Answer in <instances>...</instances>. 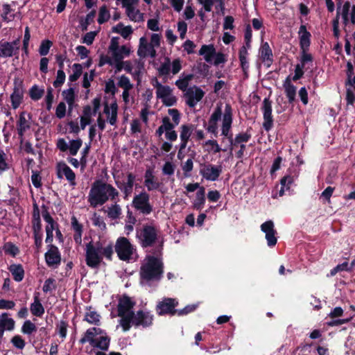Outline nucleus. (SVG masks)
<instances>
[{
    "mask_svg": "<svg viewBox=\"0 0 355 355\" xmlns=\"http://www.w3.org/2000/svg\"><path fill=\"white\" fill-rule=\"evenodd\" d=\"M10 343L15 347L21 350L23 349L26 346V342L20 335L14 336L11 338Z\"/></svg>",
    "mask_w": 355,
    "mask_h": 355,
    "instance_id": "obj_47",
    "label": "nucleus"
},
{
    "mask_svg": "<svg viewBox=\"0 0 355 355\" xmlns=\"http://www.w3.org/2000/svg\"><path fill=\"white\" fill-rule=\"evenodd\" d=\"M136 304L127 294H123L119 299L117 304V315L120 318L119 323L123 332L129 331L130 319L132 317L133 309Z\"/></svg>",
    "mask_w": 355,
    "mask_h": 355,
    "instance_id": "obj_4",
    "label": "nucleus"
},
{
    "mask_svg": "<svg viewBox=\"0 0 355 355\" xmlns=\"http://www.w3.org/2000/svg\"><path fill=\"white\" fill-rule=\"evenodd\" d=\"M175 171V165L170 162H166L162 168L164 175H172Z\"/></svg>",
    "mask_w": 355,
    "mask_h": 355,
    "instance_id": "obj_58",
    "label": "nucleus"
},
{
    "mask_svg": "<svg viewBox=\"0 0 355 355\" xmlns=\"http://www.w3.org/2000/svg\"><path fill=\"white\" fill-rule=\"evenodd\" d=\"M171 71V62L168 58L162 63L158 69V74L159 76H167L169 74Z\"/></svg>",
    "mask_w": 355,
    "mask_h": 355,
    "instance_id": "obj_51",
    "label": "nucleus"
},
{
    "mask_svg": "<svg viewBox=\"0 0 355 355\" xmlns=\"http://www.w3.org/2000/svg\"><path fill=\"white\" fill-rule=\"evenodd\" d=\"M96 10H92L90 11L86 16V18L84 21H81L80 25L83 31H86L87 29V26L94 21V19L96 16Z\"/></svg>",
    "mask_w": 355,
    "mask_h": 355,
    "instance_id": "obj_46",
    "label": "nucleus"
},
{
    "mask_svg": "<svg viewBox=\"0 0 355 355\" xmlns=\"http://www.w3.org/2000/svg\"><path fill=\"white\" fill-rule=\"evenodd\" d=\"M283 87L286 96L288 98V103L293 104L296 100L295 96L297 87L292 84L290 76H288L284 81Z\"/></svg>",
    "mask_w": 355,
    "mask_h": 355,
    "instance_id": "obj_23",
    "label": "nucleus"
},
{
    "mask_svg": "<svg viewBox=\"0 0 355 355\" xmlns=\"http://www.w3.org/2000/svg\"><path fill=\"white\" fill-rule=\"evenodd\" d=\"M44 94V89H40L37 85H33L29 89L30 98L34 101L40 100Z\"/></svg>",
    "mask_w": 355,
    "mask_h": 355,
    "instance_id": "obj_38",
    "label": "nucleus"
},
{
    "mask_svg": "<svg viewBox=\"0 0 355 355\" xmlns=\"http://www.w3.org/2000/svg\"><path fill=\"white\" fill-rule=\"evenodd\" d=\"M45 102L46 105V110L49 111L51 110L53 102V89L51 87L47 89V94L45 98Z\"/></svg>",
    "mask_w": 355,
    "mask_h": 355,
    "instance_id": "obj_60",
    "label": "nucleus"
},
{
    "mask_svg": "<svg viewBox=\"0 0 355 355\" xmlns=\"http://www.w3.org/2000/svg\"><path fill=\"white\" fill-rule=\"evenodd\" d=\"M334 191V188L330 186L327 187L322 193L320 198L323 199L324 202H330L331 197Z\"/></svg>",
    "mask_w": 355,
    "mask_h": 355,
    "instance_id": "obj_59",
    "label": "nucleus"
},
{
    "mask_svg": "<svg viewBox=\"0 0 355 355\" xmlns=\"http://www.w3.org/2000/svg\"><path fill=\"white\" fill-rule=\"evenodd\" d=\"M148 48L149 46L146 38L144 37H141L139 40V48L137 51L138 55L140 57H145Z\"/></svg>",
    "mask_w": 355,
    "mask_h": 355,
    "instance_id": "obj_50",
    "label": "nucleus"
},
{
    "mask_svg": "<svg viewBox=\"0 0 355 355\" xmlns=\"http://www.w3.org/2000/svg\"><path fill=\"white\" fill-rule=\"evenodd\" d=\"M251 129V128H249L247 129L245 132H242L236 135L234 139H233L232 133H231L229 136L227 137L230 142V150L231 151L233 150L234 147L236 146L238 144L247 143L250 139L252 135L250 133V131Z\"/></svg>",
    "mask_w": 355,
    "mask_h": 355,
    "instance_id": "obj_21",
    "label": "nucleus"
},
{
    "mask_svg": "<svg viewBox=\"0 0 355 355\" xmlns=\"http://www.w3.org/2000/svg\"><path fill=\"white\" fill-rule=\"evenodd\" d=\"M39 295V293H34V302L30 306L31 313L36 317H42L45 312L44 308L40 302Z\"/></svg>",
    "mask_w": 355,
    "mask_h": 355,
    "instance_id": "obj_26",
    "label": "nucleus"
},
{
    "mask_svg": "<svg viewBox=\"0 0 355 355\" xmlns=\"http://www.w3.org/2000/svg\"><path fill=\"white\" fill-rule=\"evenodd\" d=\"M3 250L6 254L15 257L19 253V248L12 242H6L3 246Z\"/></svg>",
    "mask_w": 355,
    "mask_h": 355,
    "instance_id": "obj_37",
    "label": "nucleus"
},
{
    "mask_svg": "<svg viewBox=\"0 0 355 355\" xmlns=\"http://www.w3.org/2000/svg\"><path fill=\"white\" fill-rule=\"evenodd\" d=\"M195 128L196 126L191 123L183 124L180 126V137L181 141V148H182L184 145H187Z\"/></svg>",
    "mask_w": 355,
    "mask_h": 355,
    "instance_id": "obj_24",
    "label": "nucleus"
},
{
    "mask_svg": "<svg viewBox=\"0 0 355 355\" xmlns=\"http://www.w3.org/2000/svg\"><path fill=\"white\" fill-rule=\"evenodd\" d=\"M144 185L148 191L157 190L161 186V183L155 180V179H145Z\"/></svg>",
    "mask_w": 355,
    "mask_h": 355,
    "instance_id": "obj_53",
    "label": "nucleus"
},
{
    "mask_svg": "<svg viewBox=\"0 0 355 355\" xmlns=\"http://www.w3.org/2000/svg\"><path fill=\"white\" fill-rule=\"evenodd\" d=\"M168 113L171 116L173 123H172L168 116H164L162 120V125L166 131L172 130L180 121V113L177 109H169Z\"/></svg>",
    "mask_w": 355,
    "mask_h": 355,
    "instance_id": "obj_19",
    "label": "nucleus"
},
{
    "mask_svg": "<svg viewBox=\"0 0 355 355\" xmlns=\"http://www.w3.org/2000/svg\"><path fill=\"white\" fill-rule=\"evenodd\" d=\"M298 35L301 53L300 62L302 66L305 67L306 64L312 62L313 60L312 55L308 53L311 45V35L307 31L306 25L304 24L300 26Z\"/></svg>",
    "mask_w": 355,
    "mask_h": 355,
    "instance_id": "obj_5",
    "label": "nucleus"
},
{
    "mask_svg": "<svg viewBox=\"0 0 355 355\" xmlns=\"http://www.w3.org/2000/svg\"><path fill=\"white\" fill-rule=\"evenodd\" d=\"M103 334H105L104 330L98 327L89 328L86 331L84 336L80 339L79 343L80 344L83 345L88 342L90 344V345H92V344L96 340V338H95V336Z\"/></svg>",
    "mask_w": 355,
    "mask_h": 355,
    "instance_id": "obj_22",
    "label": "nucleus"
},
{
    "mask_svg": "<svg viewBox=\"0 0 355 355\" xmlns=\"http://www.w3.org/2000/svg\"><path fill=\"white\" fill-rule=\"evenodd\" d=\"M117 91V89L115 86L114 82L113 80L110 79L108 81L105 83V92L106 94H112V95H114Z\"/></svg>",
    "mask_w": 355,
    "mask_h": 355,
    "instance_id": "obj_63",
    "label": "nucleus"
},
{
    "mask_svg": "<svg viewBox=\"0 0 355 355\" xmlns=\"http://www.w3.org/2000/svg\"><path fill=\"white\" fill-rule=\"evenodd\" d=\"M13 86V91L10 98L12 108L16 110L22 103L24 100V87L23 80L15 78Z\"/></svg>",
    "mask_w": 355,
    "mask_h": 355,
    "instance_id": "obj_10",
    "label": "nucleus"
},
{
    "mask_svg": "<svg viewBox=\"0 0 355 355\" xmlns=\"http://www.w3.org/2000/svg\"><path fill=\"white\" fill-rule=\"evenodd\" d=\"M86 309L88 311L85 313L83 320L91 324L99 326L101 324V315L93 310L92 306H87Z\"/></svg>",
    "mask_w": 355,
    "mask_h": 355,
    "instance_id": "obj_27",
    "label": "nucleus"
},
{
    "mask_svg": "<svg viewBox=\"0 0 355 355\" xmlns=\"http://www.w3.org/2000/svg\"><path fill=\"white\" fill-rule=\"evenodd\" d=\"M16 55L9 42H0V57L10 58Z\"/></svg>",
    "mask_w": 355,
    "mask_h": 355,
    "instance_id": "obj_35",
    "label": "nucleus"
},
{
    "mask_svg": "<svg viewBox=\"0 0 355 355\" xmlns=\"http://www.w3.org/2000/svg\"><path fill=\"white\" fill-rule=\"evenodd\" d=\"M30 38H31L30 30H29V28L28 26H26L25 28L24 36V40H23V46H22V50L26 55H28V48Z\"/></svg>",
    "mask_w": 355,
    "mask_h": 355,
    "instance_id": "obj_54",
    "label": "nucleus"
},
{
    "mask_svg": "<svg viewBox=\"0 0 355 355\" xmlns=\"http://www.w3.org/2000/svg\"><path fill=\"white\" fill-rule=\"evenodd\" d=\"M83 141L78 138L77 139H72L69 141V150L71 155L75 156L78 153L79 149L82 146Z\"/></svg>",
    "mask_w": 355,
    "mask_h": 355,
    "instance_id": "obj_39",
    "label": "nucleus"
},
{
    "mask_svg": "<svg viewBox=\"0 0 355 355\" xmlns=\"http://www.w3.org/2000/svg\"><path fill=\"white\" fill-rule=\"evenodd\" d=\"M132 206L144 215H148L153 211V206L150 203V195L144 191L133 198Z\"/></svg>",
    "mask_w": 355,
    "mask_h": 355,
    "instance_id": "obj_9",
    "label": "nucleus"
},
{
    "mask_svg": "<svg viewBox=\"0 0 355 355\" xmlns=\"http://www.w3.org/2000/svg\"><path fill=\"white\" fill-rule=\"evenodd\" d=\"M56 284L55 280L53 278H48L45 280L42 290L44 293L51 292L55 290Z\"/></svg>",
    "mask_w": 355,
    "mask_h": 355,
    "instance_id": "obj_55",
    "label": "nucleus"
},
{
    "mask_svg": "<svg viewBox=\"0 0 355 355\" xmlns=\"http://www.w3.org/2000/svg\"><path fill=\"white\" fill-rule=\"evenodd\" d=\"M119 191L112 184L102 180H96L92 184L88 195V202L92 207L103 205L109 199L115 201Z\"/></svg>",
    "mask_w": 355,
    "mask_h": 355,
    "instance_id": "obj_3",
    "label": "nucleus"
},
{
    "mask_svg": "<svg viewBox=\"0 0 355 355\" xmlns=\"http://www.w3.org/2000/svg\"><path fill=\"white\" fill-rule=\"evenodd\" d=\"M15 322L12 318H3L0 320V325H1L5 331H12L15 328Z\"/></svg>",
    "mask_w": 355,
    "mask_h": 355,
    "instance_id": "obj_56",
    "label": "nucleus"
},
{
    "mask_svg": "<svg viewBox=\"0 0 355 355\" xmlns=\"http://www.w3.org/2000/svg\"><path fill=\"white\" fill-rule=\"evenodd\" d=\"M263 112V128L266 131H270L273 127V118L272 115V101L269 98H265L261 107Z\"/></svg>",
    "mask_w": 355,
    "mask_h": 355,
    "instance_id": "obj_13",
    "label": "nucleus"
},
{
    "mask_svg": "<svg viewBox=\"0 0 355 355\" xmlns=\"http://www.w3.org/2000/svg\"><path fill=\"white\" fill-rule=\"evenodd\" d=\"M198 54L203 55L207 62L211 63L214 55H216V49L214 44H203L199 50Z\"/></svg>",
    "mask_w": 355,
    "mask_h": 355,
    "instance_id": "obj_28",
    "label": "nucleus"
},
{
    "mask_svg": "<svg viewBox=\"0 0 355 355\" xmlns=\"http://www.w3.org/2000/svg\"><path fill=\"white\" fill-rule=\"evenodd\" d=\"M55 114L58 119H62L66 114V105L64 102H60L56 107Z\"/></svg>",
    "mask_w": 355,
    "mask_h": 355,
    "instance_id": "obj_61",
    "label": "nucleus"
},
{
    "mask_svg": "<svg viewBox=\"0 0 355 355\" xmlns=\"http://www.w3.org/2000/svg\"><path fill=\"white\" fill-rule=\"evenodd\" d=\"M56 169L58 178L62 179L64 175L71 186L76 185V174L65 162H58Z\"/></svg>",
    "mask_w": 355,
    "mask_h": 355,
    "instance_id": "obj_18",
    "label": "nucleus"
},
{
    "mask_svg": "<svg viewBox=\"0 0 355 355\" xmlns=\"http://www.w3.org/2000/svg\"><path fill=\"white\" fill-rule=\"evenodd\" d=\"M205 94V92L198 86L189 87L184 94L186 104L191 108L195 107L197 103L203 98Z\"/></svg>",
    "mask_w": 355,
    "mask_h": 355,
    "instance_id": "obj_12",
    "label": "nucleus"
},
{
    "mask_svg": "<svg viewBox=\"0 0 355 355\" xmlns=\"http://www.w3.org/2000/svg\"><path fill=\"white\" fill-rule=\"evenodd\" d=\"M293 178L289 175L284 176L280 180L281 186L287 190L290 189V186L293 184Z\"/></svg>",
    "mask_w": 355,
    "mask_h": 355,
    "instance_id": "obj_64",
    "label": "nucleus"
},
{
    "mask_svg": "<svg viewBox=\"0 0 355 355\" xmlns=\"http://www.w3.org/2000/svg\"><path fill=\"white\" fill-rule=\"evenodd\" d=\"M105 242L98 241H89L86 244L85 261L91 268H98L103 261V257L108 261L112 260L114 245L112 242L105 245Z\"/></svg>",
    "mask_w": 355,
    "mask_h": 355,
    "instance_id": "obj_2",
    "label": "nucleus"
},
{
    "mask_svg": "<svg viewBox=\"0 0 355 355\" xmlns=\"http://www.w3.org/2000/svg\"><path fill=\"white\" fill-rule=\"evenodd\" d=\"M136 180V176L132 173H127V181L125 182V187H123L124 199H127L132 193L133 190L134 184Z\"/></svg>",
    "mask_w": 355,
    "mask_h": 355,
    "instance_id": "obj_32",
    "label": "nucleus"
},
{
    "mask_svg": "<svg viewBox=\"0 0 355 355\" xmlns=\"http://www.w3.org/2000/svg\"><path fill=\"white\" fill-rule=\"evenodd\" d=\"M36 325L29 320L24 322L21 329V332L26 335H31L33 332L36 331Z\"/></svg>",
    "mask_w": 355,
    "mask_h": 355,
    "instance_id": "obj_42",
    "label": "nucleus"
},
{
    "mask_svg": "<svg viewBox=\"0 0 355 355\" xmlns=\"http://www.w3.org/2000/svg\"><path fill=\"white\" fill-rule=\"evenodd\" d=\"M62 94L63 96L64 101H66V102L68 104L69 112H71L73 109V106L74 105L76 99V94L74 89L72 87H69V89L64 90Z\"/></svg>",
    "mask_w": 355,
    "mask_h": 355,
    "instance_id": "obj_33",
    "label": "nucleus"
},
{
    "mask_svg": "<svg viewBox=\"0 0 355 355\" xmlns=\"http://www.w3.org/2000/svg\"><path fill=\"white\" fill-rule=\"evenodd\" d=\"M111 116L109 117V123L112 125H114L117 121V111H118V105L116 101L113 102L111 105Z\"/></svg>",
    "mask_w": 355,
    "mask_h": 355,
    "instance_id": "obj_52",
    "label": "nucleus"
},
{
    "mask_svg": "<svg viewBox=\"0 0 355 355\" xmlns=\"http://www.w3.org/2000/svg\"><path fill=\"white\" fill-rule=\"evenodd\" d=\"M73 73L69 75V80L71 82H76L83 73V67L80 64L75 63L72 66Z\"/></svg>",
    "mask_w": 355,
    "mask_h": 355,
    "instance_id": "obj_40",
    "label": "nucleus"
},
{
    "mask_svg": "<svg viewBox=\"0 0 355 355\" xmlns=\"http://www.w3.org/2000/svg\"><path fill=\"white\" fill-rule=\"evenodd\" d=\"M261 230L266 234V239L269 247H273L277 244V234L274 228V223L272 220H267L261 224Z\"/></svg>",
    "mask_w": 355,
    "mask_h": 355,
    "instance_id": "obj_17",
    "label": "nucleus"
},
{
    "mask_svg": "<svg viewBox=\"0 0 355 355\" xmlns=\"http://www.w3.org/2000/svg\"><path fill=\"white\" fill-rule=\"evenodd\" d=\"M205 202V189L201 187L196 192V199L193 202V208L196 210L201 211Z\"/></svg>",
    "mask_w": 355,
    "mask_h": 355,
    "instance_id": "obj_31",
    "label": "nucleus"
},
{
    "mask_svg": "<svg viewBox=\"0 0 355 355\" xmlns=\"http://www.w3.org/2000/svg\"><path fill=\"white\" fill-rule=\"evenodd\" d=\"M163 241L154 247L152 255H147L146 263L141 266V278L146 281L160 280L164 273V263L159 257L162 255Z\"/></svg>",
    "mask_w": 355,
    "mask_h": 355,
    "instance_id": "obj_1",
    "label": "nucleus"
},
{
    "mask_svg": "<svg viewBox=\"0 0 355 355\" xmlns=\"http://www.w3.org/2000/svg\"><path fill=\"white\" fill-rule=\"evenodd\" d=\"M154 316L150 311L139 310L132 313V317L130 319L129 330L132 326L147 328L153 325Z\"/></svg>",
    "mask_w": 355,
    "mask_h": 355,
    "instance_id": "obj_8",
    "label": "nucleus"
},
{
    "mask_svg": "<svg viewBox=\"0 0 355 355\" xmlns=\"http://www.w3.org/2000/svg\"><path fill=\"white\" fill-rule=\"evenodd\" d=\"M114 248L119 259L125 261H129L135 251L134 245L124 236H120L116 239Z\"/></svg>",
    "mask_w": 355,
    "mask_h": 355,
    "instance_id": "obj_7",
    "label": "nucleus"
},
{
    "mask_svg": "<svg viewBox=\"0 0 355 355\" xmlns=\"http://www.w3.org/2000/svg\"><path fill=\"white\" fill-rule=\"evenodd\" d=\"M71 227L74 231V233H83V226L80 224L76 216L71 217Z\"/></svg>",
    "mask_w": 355,
    "mask_h": 355,
    "instance_id": "obj_62",
    "label": "nucleus"
},
{
    "mask_svg": "<svg viewBox=\"0 0 355 355\" xmlns=\"http://www.w3.org/2000/svg\"><path fill=\"white\" fill-rule=\"evenodd\" d=\"M68 326L69 324L65 320H61L56 326V331H58L60 337L62 340L67 337Z\"/></svg>",
    "mask_w": 355,
    "mask_h": 355,
    "instance_id": "obj_43",
    "label": "nucleus"
},
{
    "mask_svg": "<svg viewBox=\"0 0 355 355\" xmlns=\"http://www.w3.org/2000/svg\"><path fill=\"white\" fill-rule=\"evenodd\" d=\"M117 85L123 90H130L133 88V85L130 83V79L125 75H122L119 78Z\"/></svg>",
    "mask_w": 355,
    "mask_h": 355,
    "instance_id": "obj_45",
    "label": "nucleus"
},
{
    "mask_svg": "<svg viewBox=\"0 0 355 355\" xmlns=\"http://www.w3.org/2000/svg\"><path fill=\"white\" fill-rule=\"evenodd\" d=\"M53 45V42L49 40H44L42 41L40 48H39V53L41 55L45 56L46 55L51 47Z\"/></svg>",
    "mask_w": 355,
    "mask_h": 355,
    "instance_id": "obj_44",
    "label": "nucleus"
},
{
    "mask_svg": "<svg viewBox=\"0 0 355 355\" xmlns=\"http://www.w3.org/2000/svg\"><path fill=\"white\" fill-rule=\"evenodd\" d=\"M136 237L143 249L153 247L158 240L157 230L153 225H144L137 232Z\"/></svg>",
    "mask_w": 355,
    "mask_h": 355,
    "instance_id": "obj_6",
    "label": "nucleus"
},
{
    "mask_svg": "<svg viewBox=\"0 0 355 355\" xmlns=\"http://www.w3.org/2000/svg\"><path fill=\"white\" fill-rule=\"evenodd\" d=\"M8 269L15 282H20L23 280L25 272L21 264H11Z\"/></svg>",
    "mask_w": 355,
    "mask_h": 355,
    "instance_id": "obj_30",
    "label": "nucleus"
},
{
    "mask_svg": "<svg viewBox=\"0 0 355 355\" xmlns=\"http://www.w3.org/2000/svg\"><path fill=\"white\" fill-rule=\"evenodd\" d=\"M197 308V305L196 304H189L186 306L184 308L182 309H178V312L176 313V315L178 316H182L184 315H187L188 313H190L193 311H194Z\"/></svg>",
    "mask_w": 355,
    "mask_h": 355,
    "instance_id": "obj_57",
    "label": "nucleus"
},
{
    "mask_svg": "<svg viewBox=\"0 0 355 355\" xmlns=\"http://www.w3.org/2000/svg\"><path fill=\"white\" fill-rule=\"evenodd\" d=\"M223 171L221 165H214L211 164H204L203 168H201L200 173L204 178L209 181H216L218 179Z\"/></svg>",
    "mask_w": 355,
    "mask_h": 355,
    "instance_id": "obj_14",
    "label": "nucleus"
},
{
    "mask_svg": "<svg viewBox=\"0 0 355 355\" xmlns=\"http://www.w3.org/2000/svg\"><path fill=\"white\" fill-rule=\"evenodd\" d=\"M30 128V123L26 119L25 112H23L19 114V120L17 122V134L21 138V142L23 141L24 132Z\"/></svg>",
    "mask_w": 355,
    "mask_h": 355,
    "instance_id": "obj_29",
    "label": "nucleus"
},
{
    "mask_svg": "<svg viewBox=\"0 0 355 355\" xmlns=\"http://www.w3.org/2000/svg\"><path fill=\"white\" fill-rule=\"evenodd\" d=\"M66 75L64 70L58 69L57 71V76L55 80L53 83V85L55 88L60 87L64 83Z\"/></svg>",
    "mask_w": 355,
    "mask_h": 355,
    "instance_id": "obj_48",
    "label": "nucleus"
},
{
    "mask_svg": "<svg viewBox=\"0 0 355 355\" xmlns=\"http://www.w3.org/2000/svg\"><path fill=\"white\" fill-rule=\"evenodd\" d=\"M110 17V14L106 6H103L99 9L98 17V23L99 24H103L105 22L107 21Z\"/></svg>",
    "mask_w": 355,
    "mask_h": 355,
    "instance_id": "obj_41",
    "label": "nucleus"
},
{
    "mask_svg": "<svg viewBox=\"0 0 355 355\" xmlns=\"http://www.w3.org/2000/svg\"><path fill=\"white\" fill-rule=\"evenodd\" d=\"M49 250L45 253V261L48 266L57 268L60 263L61 256L57 246L54 245H49Z\"/></svg>",
    "mask_w": 355,
    "mask_h": 355,
    "instance_id": "obj_16",
    "label": "nucleus"
},
{
    "mask_svg": "<svg viewBox=\"0 0 355 355\" xmlns=\"http://www.w3.org/2000/svg\"><path fill=\"white\" fill-rule=\"evenodd\" d=\"M178 305V302L173 298H164L162 301L158 302L155 310L159 315H175L178 312L175 307Z\"/></svg>",
    "mask_w": 355,
    "mask_h": 355,
    "instance_id": "obj_11",
    "label": "nucleus"
},
{
    "mask_svg": "<svg viewBox=\"0 0 355 355\" xmlns=\"http://www.w3.org/2000/svg\"><path fill=\"white\" fill-rule=\"evenodd\" d=\"M222 116V109L220 105H217L214 111L211 114L209 121L207 130L214 135L215 137L218 135V122Z\"/></svg>",
    "mask_w": 355,
    "mask_h": 355,
    "instance_id": "obj_20",
    "label": "nucleus"
},
{
    "mask_svg": "<svg viewBox=\"0 0 355 355\" xmlns=\"http://www.w3.org/2000/svg\"><path fill=\"white\" fill-rule=\"evenodd\" d=\"M171 92L172 89L169 86H160V88L159 89H157L156 91L157 98H161L162 100L163 98H165V97H167L168 96L171 95Z\"/></svg>",
    "mask_w": 355,
    "mask_h": 355,
    "instance_id": "obj_49",
    "label": "nucleus"
},
{
    "mask_svg": "<svg viewBox=\"0 0 355 355\" xmlns=\"http://www.w3.org/2000/svg\"><path fill=\"white\" fill-rule=\"evenodd\" d=\"M110 338L105 335L101 336L96 338L95 342L92 344V347L100 349L103 351H107L110 343Z\"/></svg>",
    "mask_w": 355,
    "mask_h": 355,
    "instance_id": "obj_34",
    "label": "nucleus"
},
{
    "mask_svg": "<svg viewBox=\"0 0 355 355\" xmlns=\"http://www.w3.org/2000/svg\"><path fill=\"white\" fill-rule=\"evenodd\" d=\"M260 58L263 62H266L270 67L273 62V55L271 48L267 42H262L259 48Z\"/></svg>",
    "mask_w": 355,
    "mask_h": 355,
    "instance_id": "obj_25",
    "label": "nucleus"
},
{
    "mask_svg": "<svg viewBox=\"0 0 355 355\" xmlns=\"http://www.w3.org/2000/svg\"><path fill=\"white\" fill-rule=\"evenodd\" d=\"M233 121L232 108L230 104L226 103L225 106V112L223 115L221 135L225 137L229 136L232 132V124Z\"/></svg>",
    "mask_w": 355,
    "mask_h": 355,
    "instance_id": "obj_15",
    "label": "nucleus"
},
{
    "mask_svg": "<svg viewBox=\"0 0 355 355\" xmlns=\"http://www.w3.org/2000/svg\"><path fill=\"white\" fill-rule=\"evenodd\" d=\"M118 201L119 200L116 198L115 201H114V204L108 208L107 216L112 220L119 218L121 214V208L117 204Z\"/></svg>",
    "mask_w": 355,
    "mask_h": 355,
    "instance_id": "obj_36",
    "label": "nucleus"
}]
</instances>
